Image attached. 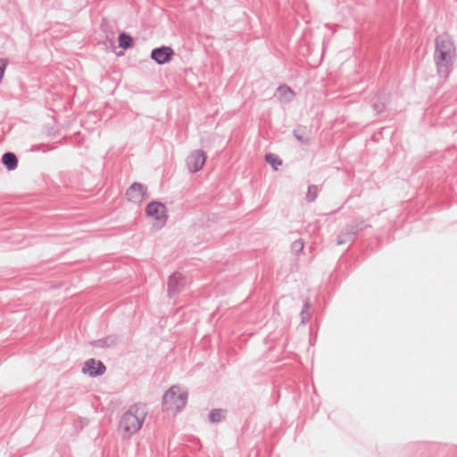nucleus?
<instances>
[{
    "label": "nucleus",
    "instance_id": "obj_1",
    "mask_svg": "<svg viewBox=\"0 0 457 457\" xmlns=\"http://www.w3.org/2000/svg\"><path fill=\"white\" fill-rule=\"evenodd\" d=\"M433 58L438 75L448 77L456 59V45L450 35L441 34L436 37Z\"/></svg>",
    "mask_w": 457,
    "mask_h": 457
},
{
    "label": "nucleus",
    "instance_id": "obj_2",
    "mask_svg": "<svg viewBox=\"0 0 457 457\" xmlns=\"http://www.w3.org/2000/svg\"><path fill=\"white\" fill-rule=\"evenodd\" d=\"M145 416L146 408L144 404L131 405L120 420L119 432L124 438H129L141 428Z\"/></svg>",
    "mask_w": 457,
    "mask_h": 457
},
{
    "label": "nucleus",
    "instance_id": "obj_3",
    "mask_svg": "<svg viewBox=\"0 0 457 457\" xmlns=\"http://www.w3.org/2000/svg\"><path fill=\"white\" fill-rule=\"evenodd\" d=\"M187 399V390L182 386L174 385L163 394L162 410L167 415L174 417L185 409Z\"/></svg>",
    "mask_w": 457,
    "mask_h": 457
},
{
    "label": "nucleus",
    "instance_id": "obj_4",
    "mask_svg": "<svg viewBox=\"0 0 457 457\" xmlns=\"http://www.w3.org/2000/svg\"><path fill=\"white\" fill-rule=\"evenodd\" d=\"M145 214L154 229L162 228L168 220V210L164 204L153 201L145 207Z\"/></svg>",
    "mask_w": 457,
    "mask_h": 457
},
{
    "label": "nucleus",
    "instance_id": "obj_5",
    "mask_svg": "<svg viewBox=\"0 0 457 457\" xmlns=\"http://www.w3.org/2000/svg\"><path fill=\"white\" fill-rule=\"evenodd\" d=\"M206 154L204 150L195 149L186 158V166L189 172L195 173L201 170L206 162Z\"/></svg>",
    "mask_w": 457,
    "mask_h": 457
},
{
    "label": "nucleus",
    "instance_id": "obj_6",
    "mask_svg": "<svg viewBox=\"0 0 457 457\" xmlns=\"http://www.w3.org/2000/svg\"><path fill=\"white\" fill-rule=\"evenodd\" d=\"M146 187L140 183H133L126 192L127 199L136 204H140L145 198Z\"/></svg>",
    "mask_w": 457,
    "mask_h": 457
},
{
    "label": "nucleus",
    "instance_id": "obj_7",
    "mask_svg": "<svg viewBox=\"0 0 457 457\" xmlns=\"http://www.w3.org/2000/svg\"><path fill=\"white\" fill-rule=\"evenodd\" d=\"M81 371L88 377H96L103 375L105 372V366L100 361L88 359L85 361Z\"/></svg>",
    "mask_w": 457,
    "mask_h": 457
},
{
    "label": "nucleus",
    "instance_id": "obj_8",
    "mask_svg": "<svg viewBox=\"0 0 457 457\" xmlns=\"http://www.w3.org/2000/svg\"><path fill=\"white\" fill-rule=\"evenodd\" d=\"M174 51L170 46L154 48L151 52V58L158 64H165L171 61Z\"/></svg>",
    "mask_w": 457,
    "mask_h": 457
},
{
    "label": "nucleus",
    "instance_id": "obj_9",
    "mask_svg": "<svg viewBox=\"0 0 457 457\" xmlns=\"http://www.w3.org/2000/svg\"><path fill=\"white\" fill-rule=\"evenodd\" d=\"M185 286V277L179 273L175 272L170 276L168 281V293L170 296L178 294Z\"/></svg>",
    "mask_w": 457,
    "mask_h": 457
},
{
    "label": "nucleus",
    "instance_id": "obj_10",
    "mask_svg": "<svg viewBox=\"0 0 457 457\" xmlns=\"http://www.w3.org/2000/svg\"><path fill=\"white\" fill-rule=\"evenodd\" d=\"M2 162L9 170H12L17 167L18 161L12 153H5L2 157Z\"/></svg>",
    "mask_w": 457,
    "mask_h": 457
},
{
    "label": "nucleus",
    "instance_id": "obj_11",
    "mask_svg": "<svg viewBox=\"0 0 457 457\" xmlns=\"http://www.w3.org/2000/svg\"><path fill=\"white\" fill-rule=\"evenodd\" d=\"M278 96L283 102H290L294 98L293 91L287 86L279 87L278 89Z\"/></svg>",
    "mask_w": 457,
    "mask_h": 457
},
{
    "label": "nucleus",
    "instance_id": "obj_12",
    "mask_svg": "<svg viewBox=\"0 0 457 457\" xmlns=\"http://www.w3.org/2000/svg\"><path fill=\"white\" fill-rule=\"evenodd\" d=\"M226 411L222 409H214L209 413L211 422L217 423L225 419Z\"/></svg>",
    "mask_w": 457,
    "mask_h": 457
},
{
    "label": "nucleus",
    "instance_id": "obj_13",
    "mask_svg": "<svg viewBox=\"0 0 457 457\" xmlns=\"http://www.w3.org/2000/svg\"><path fill=\"white\" fill-rule=\"evenodd\" d=\"M131 42H132V39L131 37L125 34V33H121L120 36H119V46L124 49L126 48H129L131 46Z\"/></svg>",
    "mask_w": 457,
    "mask_h": 457
},
{
    "label": "nucleus",
    "instance_id": "obj_14",
    "mask_svg": "<svg viewBox=\"0 0 457 457\" xmlns=\"http://www.w3.org/2000/svg\"><path fill=\"white\" fill-rule=\"evenodd\" d=\"M266 162L270 163L275 170L281 165V161L275 154H269L265 157Z\"/></svg>",
    "mask_w": 457,
    "mask_h": 457
},
{
    "label": "nucleus",
    "instance_id": "obj_15",
    "mask_svg": "<svg viewBox=\"0 0 457 457\" xmlns=\"http://www.w3.org/2000/svg\"><path fill=\"white\" fill-rule=\"evenodd\" d=\"M318 193H319V188L317 186H310L308 187V191L306 194V199L309 202L314 201L318 195Z\"/></svg>",
    "mask_w": 457,
    "mask_h": 457
},
{
    "label": "nucleus",
    "instance_id": "obj_16",
    "mask_svg": "<svg viewBox=\"0 0 457 457\" xmlns=\"http://www.w3.org/2000/svg\"><path fill=\"white\" fill-rule=\"evenodd\" d=\"M303 246V243L301 241H296V242L294 243V248L295 250H297V251L302 250Z\"/></svg>",
    "mask_w": 457,
    "mask_h": 457
},
{
    "label": "nucleus",
    "instance_id": "obj_17",
    "mask_svg": "<svg viewBox=\"0 0 457 457\" xmlns=\"http://www.w3.org/2000/svg\"><path fill=\"white\" fill-rule=\"evenodd\" d=\"M373 108L377 112H379L382 110L381 108H378L376 104H373Z\"/></svg>",
    "mask_w": 457,
    "mask_h": 457
}]
</instances>
